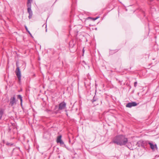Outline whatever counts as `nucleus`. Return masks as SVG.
<instances>
[{"label": "nucleus", "mask_w": 159, "mask_h": 159, "mask_svg": "<svg viewBox=\"0 0 159 159\" xmlns=\"http://www.w3.org/2000/svg\"><path fill=\"white\" fill-rule=\"evenodd\" d=\"M150 1L152 2V1H153V0H150Z\"/></svg>", "instance_id": "26"}, {"label": "nucleus", "mask_w": 159, "mask_h": 159, "mask_svg": "<svg viewBox=\"0 0 159 159\" xmlns=\"http://www.w3.org/2000/svg\"><path fill=\"white\" fill-rule=\"evenodd\" d=\"M22 97L20 95H17V98L19 99H21V98H22Z\"/></svg>", "instance_id": "15"}, {"label": "nucleus", "mask_w": 159, "mask_h": 159, "mask_svg": "<svg viewBox=\"0 0 159 159\" xmlns=\"http://www.w3.org/2000/svg\"><path fill=\"white\" fill-rule=\"evenodd\" d=\"M46 32H47V29H46Z\"/></svg>", "instance_id": "27"}, {"label": "nucleus", "mask_w": 159, "mask_h": 159, "mask_svg": "<svg viewBox=\"0 0 159 159\" xmlns=\"http://www.w3.org/2000/svg\"><path fill=\"white\" fill-rule=\"evenodd\" d=\"M3 113V111L2 109H0V120L1 119Z\"/></svg>", "instance_id": "11"}, {"label": "nucleus", "mask_w": 159, "mask_h": 159, "mask_svg": "<svg viewBox=\"0 0 159 159\" xmlns=\"http://www.w3.org/2000/svg\"><path fill=\"white\" fill-rule=\"evenodd\" d=\"M32 15H33V14H29V16H28L29 18V19H31L32 18Z\"/></svg>", "instance_id": "16"}, {"label": "nucleus", "mask_w": 159, "mask_h": 159, "mask_svg": "<svg viewBox=\"0 0 159 159\" xmlns=\"http://www.w3.org/2000/svg\"><path fill=\"white\" fill-rule=\"evenodd\" d=\"M66 115H67V116H68V115L67 113H66Z\"/></svg>", "instance_id": "25"}, {"label": "nucleus", "mask_w": 159, "mask_h": 159, "mask_svg": "<svg viewBox=\"0 0 159 159\" xmlns=\"http://www.w3.org/2000/svg\"><path fill=\"white\" fill-rule=\"evenodd\" d=\"M113 142L117 145L120 146L125 145L128 142V139L125 136L120 135L115 137L113 140Z\"/></svg>", "instance_id": "1"}, {"label": "nucleus", "mask_w": 159, "mask_h": 159, "mask_svg": "<svg viewBox=\"0 0 159 159\" xmlns=\"http://www.w3.org/2000/svg\"><path fill=\"white\" fill-rule=\"evenodd\" d=\"M27 11L29 14H33L32 11L31 10V8L30 7L28 8Z\"/></svg>", "instance_id": "10"}, {"label": "nucleus", "mask_w": 159, "mask_h": 159, "mask_svg": "<svg viewBox=\"0 0 159 159\" xmlns=\"http://www.w3.org/2000/svg\"><path fill=\"white\" fill-rule=\"evenodd\" d=\"M59 143H60L61 145L63 147H66V145L64 144V142L63 141L61 140V141H60L59 142Z\"/></svg>", "instance_id": "9"}, {"label": "nucleus", "mask_w": 159, "mask_h": 159, "mask_svg": "<svg viewBox=\"0 0 159 159\" xmlns=\"http://www.w3.org/2000/svg\"><path fill=\"white\" fill-rule=\"evenodd\" d=\"M98 100V99L97 98H96L95 97V96H94L92 100H91L92 102L93 103L94 102H96Z\"/></svg>", "instance_id": "12"}, {"label": "nucleus", "mask_w": 159, "mask_h": 159, "mask_svg": "<svg viewBox=\"0 0 159 159\" xmlns=\"http://www.w3.org/2000/svg\"><path fill=\"white\" fill-rule=\"evenodd\" d=\"M32 1V0H28L27 2H31Z\"/></svg>", "instance_id": "21"}, {"label": "nucleus", "mask_w": 159, "mask_h": 159, "mask_svg": "<svg viewBox=\"0 0 159 159\" xmlns=\"http://www.w3.org/2000/svg\"><path fill=\"white\" fill-rule=\"evenodd\" d=\"M20 105L21 106H22V98L20 99Z\"/></svg>", "instance_id": "18"}, {"label": "nucleus", "mask_w": 159, "mask_h": 159, "mask_svg": "<svg viewBox=\"0 0 159 159\" xmlns=\"http://www.w3.org/2000/svg\"><path fill=\"white\" fill-rule=\"evenodd\" d=\"M47 27V25L46 26V28Z\"/></svg>", "instance_id": "28"}, {"label": "nucleus", "mask_w": 159, "mask_h": 159, "mask_svg": "<svg viewBox=\"0 0 159 159\" xmlns=\"http://www.w3.org/2000/svg\"><path fill=\"white\" fill-rule=\"evenodd\" d=\"M147 145L148 144L149 145L150 148L153 151H154L155 150V148L157 149V145L156 144H154L152 142H150L149 141H147Z\"/></svg>", "instance_id": "5"}, {"label": "nucleus", "mask_w": 159, "mask_h": 159, "mask_svg": "<svg viewBox=\"0 0 159 159\" xmlns=\"http://www.w3.org/2000/svg\"><path fill=\"white\" fill-rule=\"evenodd\" d=\"M25 30H26V31H27V32L29 33V34L31 35V37H32V35H31V34L30 33V32L28 30V28H27V27L26 25L25 26Z\"/></svg>", "instance_id": "13"}, {"label": "nucleus", "mask_w": 159, "mask_h": 159, "mask_svg": "<svg viewBox=\"0 0 159 159\" xmlns=\"http://www.w3.org/2000/svg\"><path fill=\"white\" fill-rule=\"evenodd\" d=\"M66 103L64 101L60 103L59 105L57 111L65 109L66 108Z\"/></svg>", "instance_id": "4"}, {"label": "nucleus", "mask_w": 159, "mask_h": 159, "mask_svg": "<svg viewBox=\"0 0 159 159\" xmlns=\"http://www.w3.org/2000/svg\"><path fill=\"white\" fill-rule=\"evenodd\" d=\"M137 82H135L134 83V86L135 87H136L137 86Z\"/></svg>", "instance_id": "17"}, {"label": "nucleus", "mask_w": 159, "mask_h": 159, "mask_svg": "<svg viewBox=\"0 0 159 159\" xmlns=\"http://www.w3.org/2000/svg\"><path fill=\"white\" fill-rule=\"evenodd\" d=\"M6 144L7 145H10V146H11V145H13V144H11L10 143H6Z\"/></svg>", "instance_id": "20"}, {"label": "nucleus", "mask_w": 159, "mask_h": 159, "mask_svg": "<svg viewBox=\"0 0 159 159\" xmlns=\"http://www.w3.org/2000/svg\"><path fill=\"white\" fill-rule=\"evenodd\" d=\"M16 96L14 95L13 97H11L10 99L9 105L11 106H12L14 104H16Z\"/></svg>", "instance_id": "6"}, {"label": "nucleus", "mask_w": 159, "mask_h": 159, "mask_svg": "<svg viewBox=\"0 0 159 159\" xmlns=\"http://www.w3.org/2000/svg\"><path fill=\"white\" fill-rule=\"evenodd\" d=\"M98 18H99V17H96V18H95V19H96V20H97V19H98Z\"/></svg>", "instance_id": "23"}, {"label": "nucleus", "mask_w": 159, "mask_h": 159, "mask_svg": "<svg viewBox=\"0 0 159 159\" xmlns=\"http://www.w3.org/2000/svg\"><path fill=\"white\" fill-rule=\"evenodd\" d=\"M61 137L62 136L61 135H59L57 137V143H59V142L62 140L61 139Z\"/></svg>", "instance_id": "8"}, {"label": "nucleus", "mask_w": 159, "mask_h": 159, "mask_svg": "<svg viewBox=\"0 0 159 159\" xmlns=\"http://www.w3.org/2000/svg\"><path fill=\"white\" fill-rule=\"evenodd\" d=\"M27 6L28 7V8L30 7V8H31V2H27Z\"/></svg>", "instance_id": "14"}, {"label": "nucleus", "mask_w": 159, "mask_h": 159, "mask_svg": "<svg viewBox=\"0 0 159 159\" xmlns=\"http://www.w3.org/2000/svg\"><path fill=\"white\" fill-rule=\"evenodd\" d=\"M16 68L15 71V73L19 80L20 81L21 80V72L19 67L17 63H16Z\"/></svg>", "instance_id": "2"}, {"label": "nucleus", "mask_w": 159, "mask_h": 159, "mask_svg": "<svg viewBox=\"0 0 159 159\" xmlns=\"http://www.w3.org/2000/svg\"><path fill=\"white\" fill-rule=\"evenodd\" d=\"M83 52L84 53V49H83Z\"/></svg>", "instance_id": "24"}, {"label": "nucleus", "mask_w": 159, "mask_h": 159, "mask_svg": "<svg viewBox=\"0 0 159 159\" xmlns=\"http://www.w3.org/2000/svg\"><path fill=\"white\" fill-rule=\"evenodd\" d=\"M147 141H143L142 140H140L138 141L136 145L139 147H141L144 148H145V146L147 145Z\"/></svg>", "instance_id": "3"}, {"label": "nucleus", "mask_w": 159, "mask_h": 159, "mask_svg": "<svg viewBox=\"0 0 159 159\" xmlns=\"http://www.w3.org/2000/svg\"><path fill=\"white\" fill-rule=\"evenodd\" d=\"M58 107V106L57 105H56L55 106V109H56Z\"/></svg>", "instance_id": "22"}, {"label": "nucleus", "mask_w": 159, "mask_h": 159, "mask_svg": "<svg viewBox=\"0 0 159 159\" xmlns=\"http://www.w3.org/2000/svg\"><path fill=\"white\" fill-rule=\"evenodd\" d=\"M88 18L91 19L93 21H94V20H96V19L95 18H92V17H88Z\"/></svg>", "instance_id": "19"}, {"label": "nucleus", "mask_w": 159, "mask_h": 159, "mask_svg": "<svg viewBox=\"0 0 159 159\" xmlns=\"http://www.w3.org/2000/svg\"><path fill=\"white\" fill-rule=\"evenodd\" d=\"M137 105V104L135 102H132L128 103L126 104V107H127L131 108L133 107H135Z\"/></svg>", "instance_id": "7"}]
</instances>
